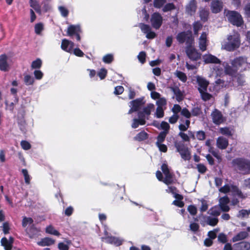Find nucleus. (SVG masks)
<instances>
[{
  "label": "nucleus",
  "instance_id": "obj_1",
  "mask_svg": "<svg viewBox=\"0 0 250 250\" xmlns=\"http://www.w3.org/2000/svg\"><path fill=\"white\" fill-rule=\"evenodd\" d=\"M231 67L227 62H224L222 64H219L218 68H214L213 73L216 76H220L224 73L232 76L238 70L241 71L246 70L248 67L249 63L246 58L240 57L234 59L231 62Z\"/></svg>",
  "mask_w": 250,
  "mask_h": 250
},
{
  "label": "nucleus",
  "instance_id": "obj_2",
  "mask_svg": "<svg viewBox=\"0 0 250 250\" xmlns=\"http://www.w3.org/2000/svg\"><path fill=\"white\" fill-rule=\"evenodd\" d=\"M240 43L239 34L234 32L228 36L227 40L222 43V48L228 51H233L238 48Z\"/></svg>",
  "mask_w": 250,
  "mask_h": 250
},
{
  "label": "nucleus",
  "instance_id": "obj_3",
  "mask_svg": "<svg viewBox=\"0 0 250 250\" xmlns=\"http://www.w3.org/2000/svg\"><path fill=\"white\" fill-rule=\"evenodd\" d=\"M232 164L233 167L241 173L246 174L250 171V162L248 160L237 158L234 159Z\"/></svg>",
  "mask_w": 250,
  "mask_h": 250
},
{
  "label": "nucleus",
  "instance_id": "obj_4",
  "mask_svg": "<svg viewBox=\"0 0 250 250\" xmlns=\"http://www.w3.org/2000/svg\"><path fill=\"white\" fill-rule=\"evenodd\" d=\"M161 169L165 175V178H163L162 173L160 171H157L156 173L157 178L160 181H163L167 185L171 184L172 182V177L169 171L167 166L164 164L162 165Z\"/></svg>",
  "mask_w": 250,
  "mask_h": 250
},
{
  "label": "nucleus",
  "instance_id": "obj_5",
  "mask_svg": "<svg viewBox=\"0 0 250 250\" xmlns=\"http://www.w3.org/2000/svg\"><path fill=\"white\" fill-rule=\"evenodd\" d=\"M174 146L183 159L188 161L190 159L191 153L189 149L185 146L183 143L176 142L174 143Z\"/></svg>",
  "mask_w": 250,
  "mask_h": 250
},
{
  "label": "nucleus",
  "instance_id": "obj_6",
  "mask_svg": "<svg viewBox=\"0 0 250 250\" xmlns=\"http://www.w3.org/2000/svg\"><path fill=\"white\" fill-rule=\"evenodd\" d=\"M226 16L229 21L233 25L240 26L243 23L241 15L236 11H229Z\"/></svg>",
  "mask_w": 250,
  "mask_h": 250
},
{
  "label": "nucleus",
  "instance_id": "obj_7",
  "mask_svg": "<svg viewBox=\"0 0 250 250\" xmlns=\"http://www.w3.org/2000/svg\"><path fill=\"white\" fill-rule=\"evenodd\" d=\"M176 38L179 42L183 43L186 42L189 45L191 44L193 42V39L192 37V33L190 31L180 33L177 36Z\"/></svg>",
  "mask_w": 250,
  "mask_h": 250
},
{
  "label": "nucleus",
  "instance_id": "obj_8",
  "mask_svg": "<svg viewBox=\"0 0 250 250\" xmlns=\"http://www.w3.org/2000/svg\"><path fill=\"white\" fill-rule=\"evenodd\" d=\"M186 53L188 57L192 61H197L201 58V54L191 45L188 46Z\"/></svg>",
  "mask_w": 250,
  "mask_h": 250
},
{
  "label": "nucleus",
  "instance_id": "obj_9",
  "mask_svg": "<svg viewBox=\"0 0 250 250\" xmlns=\"http://www.w3.org/2000/svg\"><path fill=\"white\" fill-rule=\"evenodd\" d=\"M11 61L5 55L0 56V70L3 71H8L10 67Z\"/></svg>",
  "mask_w": 250,
  "mask_h": 250
},
{
  "label": "nucleus",
  "instance_id": "obj_10",
  "mask_svg": "<svg viewBox=\"0 0 250 250\" xmlns=\"http://www.w3.org/2000/svg\"><path fill=\"white\" fill-rule=\"evenodd\" d=\"M212 122L216 125H220L223 123L225 119L221 112L218 110L215 109L211 114Z\"/></svg>",
  "mask_w": 250,
  "mask_h": 250
},
{
  "label": "nucleus",
  "instance_id": "obj_11",
  "mask_svg": "<svg viewBox=\"0 0 250 250\" xmlns=\"http://www.w3.org/2000/svg\"><path fill=\"white\" fill-rule=\"evenodd\" d=\"M144 104L143 99L142 98L137 99L131 101L129 104L130 109L128 111V114H131L133 112L137 111L140 107Z\"/></svg>",
  "mask_w": 250,
  "mask_h": 250
},
{
  "label": "nucleus",
  "instance_id": "obj_12",
  "mask_svg": "<svg viewBox=\"0 0 250 250\" xmlns=\"http://www.w3.org/2000/svg\"><path fill=\"white\" fill-rule=\"evenodd\" d=\"M163 18L158 13H154L151 18V23L152 26L157 29L160 28L162 23Z\"/></svg>",
  "mask_w": 250,
  "mask_h": 250
},
{
  "label": "nucleus",
  "instance_id": "obj_13",
  "mask_svg": "<svg viewBox=\"0 0 250 250\" xmlns=\"http://www.w3.org/2000/svg\"><path fill=\"white\" fill-rule=\"evenodd\" d=\"M232 190L234 192L235 195H236L238 196L239 197L244 198L245 196H243L241 192L239 191V190L237 188L235 187H231V188L229 187L228 185H225L223 187L220 188L219 191L220 192H223V193H227L229 192L230 190Z\"/></svg>",
  "mask_w": 250,
  "mask_h": 250
},
{
  "label": "nucleus",
  "instance_id": "obj_14",
  "mask_svg": "<svg viewBox=\"0 0 250 250\" xmlns=\"http://www.w3.org/2000/svg\"><path fill=\"white\" fill-rule=\"evenodd\" d=\"M140 27L143 32L146 34V37L148 39H153L156 36V34L151 31L150 27L144 24H140Z\"/></svg>",
  "mask_w": 250,
  "mask_h": 250
},
{
  "label": "nucleus",
  "instance_id": "obj_15",
  "mask_svg": "<svg viewBox=\"0 0 250 250\" xmlns=\"http://www.w3.org/2000/svg\"><path fill=\"white\" fill-rule=\"evenodd\" d=\"M197 83L198 84V90L199 91H206L208 85V82L200 76H197L196 77Z\"/></svg>",
  "mask_w": 250,
  "mask_h": 250
},
{
  "label": "nucleus",
  "instance_id": "obj_16",
  "mask_svg": "<svg viewBox=\"0 0 250 250\" xmlns=\"http://www.w3.org/2000/svg\"><path fill=\"white\" fill-rule=\"evenodd\" d=\"M223 5L222 1L218 0H213L211 3L210 9L212 13H218L223 9Z\"/></svg>",
  "mask_w": 250,
  "mask_h": 250
},
{
  "label": "nucleus",
  "instance_id": "obj_17",
  "mask_svg": "<svg viewBox=\"0 0 250 250\" xmlns=\"http://www.w3.org/2000/svg\"><path fill=\"white\" fill-rule=\"evenodd\" d=\"M102 240L103 241H105L106 243L113 244L117 246L121 245L123 241V239L120 238L111 236L103 237Z\"/></svg>",
  "mask_w": 250,
  "mask_h": 250
},
{
  "label": "nucleus",
  "instance_id": "obj_18",
  "mask_svg": "<svg viewBox=\"0 0 250 250\" xmlns=\"http://www.w3.org/2000/svg\"><path fill=\"white\" fill-rule=\"evenodd\" d=\"M74 47L73 42L66 39H63L62 42L61 48L62 50L69 53L72 52V49Z\"/></svg>",
  "mask_w": 250,
  "mask_h": 250
},
{
  "label": "nucleus",
  "instance_id": "obj_19",
  "mask_svg": "<svg viewBox=\"0 0 250 250\" xmlns=\"http://www.w3.org/2000/svg\"><path fill=\"white\" fill-rule=\"evenodd\" d=\"M229 203V199L227 196H224L220 199L219 205L222 211L226 212L229 210V208L228 205Z\"/></svg>",
  "mask_w": 250,
  "mask_h": 250
},
{
  "label": "nucleus",
  "instance_id": "obj_20",
  "mask_svg": "<svg viewBox=\"0 0 250 250\" xmlns=\"http://www.w3.org/2000/svg\"><path fill=\"white\" fill-rule=\"evenodd\" d=\"M229 145L228 139L224 137H219L216 140L217 146L221 149H224L227 147Z\"/></svg>",
  "mask_w": 250,
  "mask_h": 250
},
{
  "label": "nucleus",
  "instance_id": "obj_21",
  "mask_svg": "<svg viewBox=\"0 0 250 250\" xmlns=\"http://www.w3.org/2000/svg\"><path fill=\"white\" fill-rule=\"evenodd\" d=\"M199 47L201 50L204 51L207 47V33L203 32L199 39Z\"/></svg>",
  "mask_w": 250,
  "mask_h": 250
},
{
  "label": "nucleus",
  "instance_id": "obj_22",
  "mask_svg": "<svg viewBox=\"0 0 250 250\" xmlns=\"http://www.w3.org/2000/svg\"><path fill=\"white\" fill-rule=\"evenodd\" d=\"M203 59L206 63L220 62V60L217 57L209 54L204 55Z\"/></svg>",
  "mask_w": 250,
  "mask_h": 250
},
{
  "label": "nucleus",
  "instance_id": "obj_23",
  "mask_svg": "<svg viewBox=\"0 0 250 250\" xmlns=\"http://www.w3.org/2000/svg\"><path fill=\"white\" fill-rule=\"evenodd\" d=\"M139 119H134L132 124V127L136 128L139 126V125H144L146 123L145 118L141 116V113H138Z\"/></svg>",
  "mask_w": 250,
  "mask_h": 250
},
{
  "label": "nucleus",
  "instance_id": "obj_24",
  "mask_svg": "<svg viewBox=\"0 0 250 250\" xmlns=\"http://www.w3.org/2000/svg\"><path fill=\"white\" fill-rule=\"evenodd\" d=\"M234 250H249L250 243L247 242H242L234 245Z\"/></svg>",
  "mask_w": 250,
  "mask_h": 250
},
{
  "label": "nucleus",
  "instance_id": "obj_25",
  "mask_svg": "<svg viewBox=\"0 0 250 250\" xmlns=\"http://www.w3.org/2000/svg\"><path fill=\"white\" fill-rule=\"evenodd\" d=\"M13 242V238L11 237L9 238V240L5 237L2 238L1 240V245L4 247L5 250H11Z\"/></svg>",
  "mask_w": 250,
  "mask_h": 250
},
{
  "label": "nucleus",
  "instance_id": "obj_26",
  "mask_svg": "<svg viewBox=\"0 0 250 250\" xmlns=\"http://www.w3.org/2000/svg\"><path fill=\"white\" fill-rule=\"evenodd\" d=\"M80 32V27L79 25H70L67 29V34L69 36L77 35Z\"/></svg>",
  "mask_w": 250,
  "mask_h": 250
},
{
  "label": "nucleus",
  "instance_id": "obj_27",
  "mask_svg": "<svg viewBox=\"0 0 250 250\" xmlns=\"http://www.w3.org/2000/svg\"><path fill=\"white\" fill-rule=\"evenodd\" d=\"M196 9V3L194 0H191L186 7V11L190 15L193 14Z\"/></svg>",
  "mask_w": 250,
  "mask_h": 250
},
{
  "label": "nucleus",
  "instance_id": "obj_28",
  "mask_svg": "<svg viewBox=\"0 0 250 250\" xmlns=\"http://www.w3.org/2000/svg\"><path fill=\"white\" fill-rule=\"evenodd\" d=\"M55 243V240L49 237L44 238L38 243V244L41 246H49Z\"/></svg>",
  "mask_w": 250,
  "mask_h": 250
},
{
  "label": "nucleus",
  "instance_id": "obj_29",
  "mask_svg": "<svg viewBox=\"0 0 250 250\" xmlns=\"http://www.w3.org/2000/svg\"><path fill=\"white\" fill-rule=\"evenodd\" d=\"M248 236V233L246 231H241L238 233L237 235L234 236L232 239V241L233 242L239 241L242 240L246 238H247Z\"/></svg>",
  "mask_w": 250,
  "mask_h": 250
},
{
  "label": "nucleus",
  "instance_id": "obj_30",
  "mask_svg": "<svg viewBox=\"0 0 250 250\" xmlns=\"http://www.w3.org/2000/svg\"><path fill=\"white\" fill-rule=\"evenodd\" d=\"M154 109V105L152 104H148L146 107H145L143 109V112H140L141 113V116L145 118V115L148 116L150 114L152 110H153Z\"/></svg>",
  "mask_w": 250,
  "mask_h": 250
},
{
  "label": "nucleus",
  "instance_id": "obj_31",
  "mask_svg": "<svg viewBox=\"0 0 250 250\" xmlns=\"http://www.w3.org/2000/svg\"><path fill=\"white\" fill-rule=\"evenodd\" d=\"M170 89L174 93L178 101L179 102L182 100L183 99V94L178 87H171Z\"/></svg>",
  "mask_w": 250,
  "mask_h": 250
},
{
  "label": "nucleus",
  "instance_id": "obj_32",
  "mask_svg": "<svg viewBox=\"0 0 250 250\" xmlns=\"http://www.w3.org/2000/svg\"><path fill=\"white\" fill-rule=\"evenodd\" d=\"M174 197L176 198V200L173 202V204L180 208H181L184 206V204L181 201L183 199V197L178 194H175Z\"/></svg>",
  "mask_w": 250,
  "mask_h": 250
},
{
  "label": "nucleus",
  "instance_id": "obj_33",
  "mask_svg": "<svg viewBox=\"0 0 250 250\" xmlns=\"http://www.w3.org/2000/svg\"><path fill=\"white\" fill-rule=\"evenodd\" d=\"M220 134L227 136H231L232 135V130L229 127H221L219 129Z\"/></svg>",
  "mask_w": 250,
  "mask_h": 250
},
{
  "label": "nucleus",
  "instance_id": "obj_34",
  "mask_svg": "<svg viewBox=\"0 0 250 250\" xmlns=\"http://www.w3.org/2000/svg\"><path fill=\"white\" fill-rule=\"evenodd\" d=\"M30 6L34 9V10L39 13H41V6L39 2L36 0H30L29 1Z\"/></svg>",
  "mask_w": 250,
  "mask_h": 250
},
{
  "label": "nucleus",
  "instance_id": "obj_35",
  "mask_svg": "<svg viewBox=\"0 0 250 250\" xmlns=\"http://www.w3.org/2000/svg\"><path fill=\"white\" fill-rule=\"evenodd\" d=\"M174 75L176 76L180 81L182 82H186L187 80V77L185 73L180 71H176L174 72Z\"/></svg>",
  "mask_w": 250,
  "mask_h": 250
},
{
  "label": "nucleus",
  "instance_id": "obj_36",
  "mask_svg": "<svg viewBox=\"0 0 250 250\" xmlns=\"http://www.w3.org/2000/svg\"><path fill=\"white\" fill-rule=\"evenodd\" d=\"M70 244L71 242L69 240H66L65 242H60L58 244V249L60 250H68Z\"/></svg>",
  "mask_w": 250,
  "mask_h": 250
},
{
  "label": "nucleus",
  "instance_id": "obj_37",
  "mask_svg": "<svg viewBox=\"0 0 250 250\" xmlns=\"http://www.w3.org/2000/svg\"><path fill=\"white\" fill-rule=\"evenodd\" d=\"M46 232L52 235L60 236V233L56 229H54L52 226H49L46 228Z\"/></svg>",
  "mask_w": 250,
  "mask_h": 250
},
{
  "label": "nucleus",
  "instance_id": "obj_38",
  "mask_svg": "<svg viewBox=\"0 0 250 250\" xmlns=\"http://www.w3.org/2000/svg\"><path fill=\"white\" fill-rule=\"evenodd\" d=\"M33 222V220L31 218L23 217L22 221V226L23 228H25L31 225Z\"/></svg>",
  "mask_w": 250,
  "mask_h": 250
},
{
  "label": "nucleus",
  "instance_id": "obj_39",
  "mask_svg": "<svg viewBox=\"0 0 250 250\" xmlns=\"http://www.w3.org/2000/svg\"><path fill=\"white\" fill-rule=\"evenodd\" d=\"M147 134L146 132L142 131L138 133L134 138L135 140L141 141L146 139Z\"/></svg>",
  "mask_w": 250,
  "mask_h": 250
},
{
  "label": "nucleus",
  "instance_id": "obj_40",
  "mask_svg": "<svg viewBox=\"0 0 250 250\" xmlns=\"http://www.w3.org/2000/svg\"><path fill=\"white\" fill-rule=\"evenodd\" d=\"M209 213L214 216H218L220 215L219 208L217 206H214L209 210Z\"/></svg>",
  "mask_w": 250,
  "mask_h": 250
},
{
  "label": "nucleus",
  "instance_id": "obj_41",
  "mask_svg": "<svg viewBox=\"0 0 250 250\" xmlns=\"http://www.w3.org/2000/svg\"><path fill=\"white\" fill-rule=\"evenodd\" d=\"M167 134V131L161 132L157 137V141L156 142V144H159L164 142Z\"/></svg>",
  "mask_w": 250,
  "mask_h": 250
},
{
  "label": "nucleus",
  "instance_id": "obj_42",
  "mask_svg": "<svg viewBox=\"0 0 250 250\" xmlns=\"http://www.w3.org/2000/svg\"><path fill=\"white\" fill-rule=\"evenodd\" d=\"M250 214V209H242L239 211L238 217L240 218L247 217Z\"/></svg>",
  "mask_w": 250,
  "mask_h": 250
},
{
  "label": "nucleus",
  "instance_id": "obj_43",
  "mask_svg": "<svg viewBox=\"0 0 250 250\" xmlns=\"http://www.w3.org/2000/svg\"><path fill=\"white\" fill-rule=\"evenodd\" d=\"M218 222L217 218L214 217L211 218L210 217H208L207 218V224L209 225L214 226H215Z\"/></svg>",
  "mask_w": 250,
  "mask_h": 250
},
{
  "label": "nucleus",
  "instance_id": "obj_44",
  "mask_svg": "<svg viewBox=\"0 0 250 250\" xmlns=\"http://www.w3.org/2000/svg\"><path fill=\"white\" fill-rule=\"evenodd\" d=\"M24 81L26 85H32L34 83V78L28 75H26L24 76Z\"/></svg>",
  "mask_w": 250,
  "mask_h": 250
},
{
  "label": "nucleus",
  "instance_id": "obj_45",
  "mask_svg": "<svg viewBox=\"0 0 250 250\" xmlns=\"http://www.w3.org/2000/svg\"><path fill=\"white\" fill-rule=\"evenodd\" d=\"M189 124L190 121L188 120H187L185 124H180L179 125V128L182 131H186L189 127Z\"/></svg>",
  "mask_w": 250,
  "mask_h": 250
},
{
  "label": "nucleus",
  "instance_id": "obj_46",
  "mask_svg": "<svg viewBox=\"0 0 250 250\" xmlns=\"http://www.w3.org/2000/svg\"><path fill=\"white\" fill-rule=\"evenodd\" d=\"M157 127L159 129H163V131H167V133H168V130L170 127L168 124L166 122H162L160 125V127L158 126H157Z\"/></svg>",
  "mask_w": 250,
  "mask_h": 250
},
{
  "label": "nucleus",
  "instance_id": "obj_47",
  "mask_svg": "<svg viewBox=\"0 0 250 250\" xmlns=\"http://www.w3.org/2000/svg\"><path fill=\"white\" fill-rule=\"evenodd\" d=\"M42 63V61L38 59L32 62L31 67L33 69L39 68L41 67Z\"/></svg>",
  "mask_w": 250,
  "mask_h": 250
},
{
  "label": "nucleus",
  "instance_id": "obj_48",
  "mask_svg": "<svg viewBox=\"0 0 250 250\" xmlns=\"http://www.w3.org/2000/svg\"><path fill=\"white\" fill-rule=\"evenodd\" d=\"M43 29V25L41 23H37L35 25V32L37 34H40Z\"/></svg>",
  "mask_w": 250,
  "mask_h": 250
},
{
  "label": "nucleus",
  "instance_id": "obj_49",
  "mask_svg": "<svg viewBox=\"0 0 250 250\" xmlns=\"http://www.w3.org/2000/svg\"><path fill=\"white\" fill-rule=\"evenodd\" d=\"M113 60V55L111 54H107L105 55L103 58V61L106 63H109L112 62Z\"/></svg>",
  "mask_w": 250,
  "mask_h": 250
},
{
  "label": "nucleus",
  "instance_id": "obj_50",
  "mask_svg": "<svg viewBox=\"0 0 250 250\" xmlns=\"http://www.w3.org/2000/svg\"><path fill=\"white\" fill-rule=\"evenodd\" d=\"M219 229H216L210 231L208 232V236L209 238L214 239L216 237V233L218 232Z\"/></svg>",
  "mask_w": 250,
  "mask_h": 250
},
{
  "label": "nucleus",
  "instance_id": "obj_51",
  "mask_svg": "<svg viewBox=\"0 0 250 250\" xmlns=\"http://www.w3.org/2000/svg\"><path fill=\"white\" fill-rule=\"evenodd\" d=\"M21 147L24 150H28L31 148L30 143L26 141H22L21 143Z\"/></svg>",
  "mask_w": 250,
  "mask_h": 250
},
{
  "label": "nucleus",
  "instance_id": "obj_52",
  "mask_svg": "<svg viewBox=\"0 0 250 250\" xmlns=\"http://www.w3.org/2000/svg\"><path fill=\"white\" fill-rule=\"evenodd\" d=\"M22 173L24 175V180L26 184H28L30 183V176L28 175V171L25 169L22 170Z\"/></svg>",
  "mask_w": 250,
  "mask_h": 250
},
{
  "label": "nucleus",
  "instance_id": "obj_53",
  "mask_svg": "<svg viewBox=\"0 0 250 250\" xmlns=\"http://www.w3.org/2000/svg\"><path fill=\"white\" fill-rule=\"evenodd\" d=\"M218 240L219 242L221 243H226L227 241V238L226 235L222 233L219 234L218 236Z\"/></svg>",
  "mask_w": 250,
  "mask_h": 250
},
{
  "label": "nucleus",
  "instance_id": "obj_54",
  "mask_svg": "<svg viewBox=\"0 0 250 250\" xmlns=\"http://www.w3.org/2000/svg\"><path fill=\"white\" fill-rule=\"evenodd\" d=\"M146 53L144 51L141 52L138 56V58L139 61L142 63H144L146 61Z\"/></svg>",
  "mask_w": 250,
  "mask_h": 250
},
{
  "label": "nucleus",
  "instance_id": "obj_55",
  "mask_svg": "<svg viewBox=\"0 0 250 250\" xmlns=\"http://www.w3.org/2000/svg\"><path fill=\"white\" fill-rule=\"evenodd\" d=\"M156 115L158 118H162L164 116V110L162 107H157Z\"/></svg>",
  "mask_w": 250,
  "mask_h": 250
},
{
  "label": "nucleus",
  "instance_id": "obj_56",
  "mask_svg": "<svg viewBox=\"0 0 250 250\" xmlns=\"http://www.w3.org/2000/svg\"><path fill=\"white\" fill-rule=\"evenodd\" d=\"M34 75L36 79L37 80L42 79L43 75V73L39 70H35L34 72Z\"/></svg>",
  "mask_w": 250,
  "mask_h": 250
},
{
  "label": "nucleus",
  "instance_id": "obj_57",
  "mask_svg": "<svg viewBox=\"0 0 250 250\" xmlns=\"http://www.w3.org/2000/svg\"><path fill=\"white\" fill-rule=\"evenodd\" d=\"M59 10L60 12H61V15L63 17L67 16L68 14V11L66 8H65L64 7H63V6H60L59 7Z\"/></svg>",
  "mask_w": 250,
  "mask_h": 250
},
{
  "label": "nucleus",
  "instance_id": "obj_58",
  "mask_svg": "<svg viewBox=\"0 0 250 250\" xmlns=\"http://www.w3.org/2000/svg\"><path fill=\"white\" fill-rule=\"evenodd\" d=\"M208 11L205 10H202L200 12V16L202 20L205 21L208 16Z\"/></svg>",
  "mask_w": 250,
  "mask_h": 250
},
{
  "label": "nucleus",
  "instance_id": "obj_59",
  "mask_svg": "<svg viewBox=\"0 0 250 250\" xmlns=\"http://www.w3.org/2000/svg\"><path fill=\"white\" fill-rule=\"evenodd\" d=\"M107 74V70L104 68L101 69L98 72V76L101 80L104 79Z\"/></svg>",
  "mask_w": 250,
  "mask_h": 250
},
{
  "label": "nucleus",
  "instance_id": "obj_60",
  "mask_svg": "<svg viewBox=\"0 0 250 250\" xmlns=\"http://www.w3.org/2000/svg\"><path fill=\"white\" fill-rule=\"evenodd\" d=\"M124 91V88L122 86H117L115 87L114 94L116 95L121 94Z\"/></svg>",
  "mask_w": 250,
  "mask_h": 250
},
{
  "label": "nucleus",
  "instance_id": "obj_61",
  "mask_svg": "<svg viewBox=\"0 0 250 250\" xmlns=\"http://www.w3.org/2000/svg\"><path fill=\"white\" fill-rule=\"evenodd\" d=\"M199 92L201 94L202 98L204 100L206 101V100H209L210 99V98L211 97L210 95L206 93V91H199Z\"/></svg>",
  "mask_w": 250,
  "mask_h": 250
},
{
  "label": "nucleus",
  "instance_id": "obj_62",
  "mask_svg": "<svg viewBox=\"0 0 250 250\" xmlns=\"http://www.w3.org/2000/svg\"><path fill=\"white\" fill-rule=\"evenodd\" d=\"M166 0H155L154 2V6L160 8L165 3Z\"/></svg>",
  "mask_w": 250,
  "mask_h": 250
},
{
  "label": "nucleus",
  "instance_id": "obj_63",
  "mask_svg": "<svg viewBox=\"0 0 250 250\" xmlns=\"http://www.w3.org/2000/svg\"><path fill=\"white\" fill-rule=\"evenodd\" d=\"M158 107H162L166 104V100L164 98H160L156 102Z\"/></svg>",
  "mask_w": 250,
  "mask_h": 250
},
{
  "label": "nucleus",
  "instance_id": "obj_64",
  "mask_svg": "<svg viewBox=\"0 0 250 250\" xmlns=\"http://www.w3.org/2000/svg\"><path fill=\"white\" fill-rule=\"evenodd\" d=\"M245 14L248 17H250V3H248L244 8Z\"/></svg>",
  "mask_w": 250,
  "mask_h": 250
}]
</instances>
